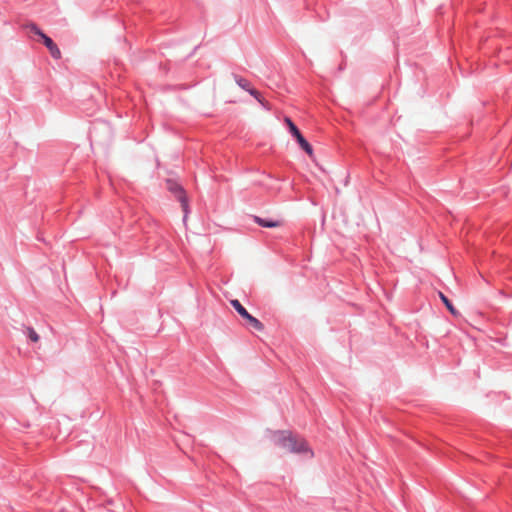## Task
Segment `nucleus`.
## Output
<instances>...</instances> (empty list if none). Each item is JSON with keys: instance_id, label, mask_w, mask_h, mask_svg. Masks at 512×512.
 Instances as JSON below:
<instances>
[{"instance_id": "9d476101", "label": "nucleus", "mask_w": 512, "mask_h": 512, "mask_svg": "<svg viewBox=\"0 0 512 512\" xmlns=\"http://www.w3.org/2000/svg\"><path fill=\"white\" fill-rule=\"evenodd\" d=\"M27 335L32 342H38L40 337L38 333L31 327L26 328Z\"/></svg>"}, {"instance_id": "20e7f679", "label": "nucleus", "mask_w": 512, "mask_h": 512, "mask_svg": "<svg viewBox=\"0 0 512 512\" xmlns=\"http://www.w3.org/2000/svg\"><path fill=\"white\" fill-rule=\"evenodd\" d=\"M169 189L176 193L177 198L180 201L181 206H182L183 211H184V219H186L187 218V214H188V201H187V197L185 195V192L177 184H171L169 186Z\"/></svg>"}, {"instance_id": "f03ea898", "label": "nucleus", "mask_w": 512, "mask_h": 512, "mask_svg": "<svg viewBox=\"0 0 512 512\" xmlns=\"http://www.w3.org/2000/svg\"><path fill=\"white\" fill-rule=\"evenodd\" d=\"M233 308L244 318L246 321L256 330L262 331L264 329V325L254 316L248 313V311L242 306V304L237 300L233 299L230 301Z\"/></svg>"}, {"instance_id": "1a4fd4ad", "label": "nucleus", "mask_w": 512, "mask_h": 512, "mask_svg": "<svg viewBox=\"0 0 512 512\" xmlns=\"http://www.w3.org/2000/svg\"><path fill=\"white\" fill-rule=\"evenodd\" d=\"M26 29L30 32V33H33L37 36H39L41 39H43L46 34L43 33L35 24L33 23H30V24H27L26 25Z\"/></svg>"}, {"instance_id": "9b49d317", "label": "nucleus", "mask_w": 512, "mask_h": 512, "mask_svg": "<svg viewBox=\"0 0 512 512\" xmlns=\"http://www.w3.org/2000/svg\"><path fill=\"white\" fill-rule=\"evenodd\" d=\"M285 123L287 124L289 130L292 129V127H296V125L292 122V120L288 117L284 119Z\"/></svg>"}, {"instance_id": "f8f14e48", "label": "nucleus", "mask_w": 512, "mask_h": 512, "mask_svg": "<svg viewBox=\"0 0 512 512\" xmlns=\"http://www.w3.org/2000/svg\"><path fill=\"white\" fill-rule=\"evenodd\" d=\"M261 100H262V102H260V103H261L265 108L270 109V106H269L268 102H266L262 97H261Z\"/></svg>"}, {"instance_id": "39448f33", "label": "nucleus", "mask_w": 512, "mask_h": 512, "mask_svg": "<svg viewBox=\"0 0 512 512\" xmlns=\"http://www.w3.org/2000/svg\"><path fill=\"white\" fill-rule=\"evenodd\" d=\"M236 83L244 90L248 91L252 96H254L259 102H262L260 93L253 89L250 85V82L240 76H235Z\"/></svg>"}, {"instance_id": "7ed1b4c3", "label": "nucleus", "mask_w": 512, "mask_h": 512, "mask_svg": "<svg viewBox=\"0 0 512 512\" xmlns=\"http://www.w3.org/2000/svg\"><path fill=\"white\" fill-rule=\"evenodd\" d=\"M292 136L296 139L299 146L308 154L310 158H313L314 152L312 146L309 144V142L303 137L300 130L296 127H292L291 130H289Z\"/></svg>"}, {"instance_id": "6e6552de", "label": "nucleus", "mask_w": 512, "mask_h": 512, "mask_svg": "<svg viewBox=\"0 0 512 512\" xmlns=\"http://www.w3.org/2000/svg\"><path fill=\"white\" fill-rule=\"evenodd\" d=\"M438 295L449 312L454 316H458L459 312L454 308L450 300L442 292H439Z\"/></svg>"}, {"instance_id": "423d86ee", "label": "nucleus", "mask_w": 512, "mask_h": 512, "mask_svg": "<svg viewBox=\"0 0 512 512\" xmlns=\"http://www.w3.org/2000/svg\"><path fill=\"white\" fill-rule=\"evenodd\" d=\"M44 45L47 47V49L49 50L51 56L54 58V59H60L61 58V51L60 49L58 48V46L53 42V40L48 37L47 35L42 39Z\"/></svg>"}, {"instance_id": "0eeeda50", "label": "nucleus", "mask_w": 512, "mask_h": 512, "mask_svg": "<svg viewBox=\"0 0 512 512\" xmlns=\"http://www.w3.org/2000/svg\"><path fill=\"white\" fill-rule=\"evenodd\" d=\"M254 220L258 225H260L262 227H267V228H275V227H280L283 225V221H281V220H265L258 216H255Z\"/></svg>"}, {"instance_id": "f257e3e1", "label": "nucleus", "mask_w": 512, "mask_h": 512, "mask_svg": "<svg viewBox=\"0 0 512 512\" xmlns=\"http://www.w3.org/2000/svg\"><path fill=\"white\" fill-rule=\"evenodd\" d=\"M271 441L275 446H278L287 452L304 454L309 458H312L314 455L303 438H300L287 430L272 432Z\"/></svg>"}]
</instances>
